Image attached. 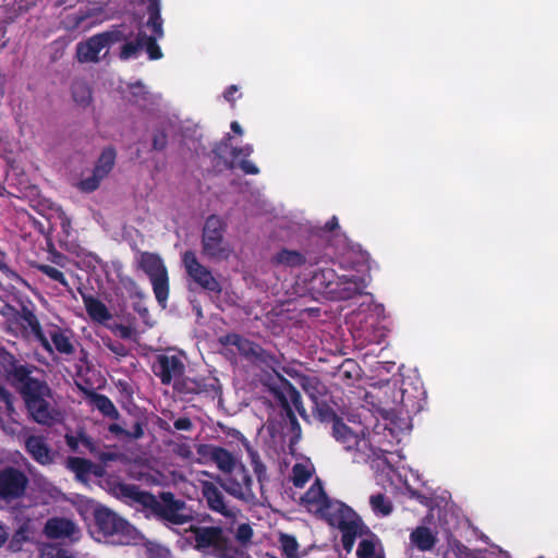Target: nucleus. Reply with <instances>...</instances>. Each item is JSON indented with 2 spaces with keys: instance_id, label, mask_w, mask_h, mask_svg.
<instances>
[{
  "instance_id": "obj_1",
  "label": "nucleus",
  "mask_w": 558,
  "mask_h": 558,
  "mask_svg": "<svg viewBox=\"0 0 558 558\" xmlns=\"http://www.w3.org/2000/svg\"><path fill=\"white\" fill-rule=\"evenodd\" d=\"M398 372L386 378V432L392 440L400 444L402 437L412 429V414L421 410V399L424 395L418 375L404 365L398 366Z\"/></svg>"
},
{
  "instance_id": "obj_2",
  "label": "nucleus",
  "mask_w": 558,
  "mask_h": 558,
  "mask_svg": "<svg viewBox=\"0 0 558 558\" xmlns=\"http://www.w3.org/2000/svg\"><path fill=\"white\" fill-rule=\"evenodd\" d=\"M301 504L307 511L320 515L341 531L342 545L348 553L352 550L356 536L365 532V525L357 513L343 502L329 500L318 481L301 498Z\"/></svg>"
},
{
  "instance_id": "obj_3",
  "label": "nucleus",
  "mask_w": 558,
  "mask_h": 558,
  "mask_svg": "<svg viewBox=\"0 0 558 558\" xmlns=\"http://www.w3.org/2000/svg\"><path fill=\"white\" fill-rule=\"evenodd\" d=\"M114 493L119 496L142 502L151 510L153 514L166 523L180 525L192 519L185 502L175 499L172 493H161L157 499L150 494L142 493L136 486L128 484H118L114 487Z\"/></svg>"
},
{
  "instance_id": "obj_4",
  "label": "nucleus",
  "mask_w": 558,
  "mask_h": 558,
  "mask_svg": "<svg viewBox=\"0 0 558 558\" xmlns=\"http://www.w3.org/2000/svg\"><path fill=\"white\" fill-rule=\"evenodd\" d=\"M17 389L35 422L51 425L59 420V412L52 404L51 389L45 381L31 377Z\"/></svg>"
},
{
  "instance_id": "obj_5",
  "label": "nucleus",
  "mask_w": 558,
  "mask_h": 558,
  "mask_svg": "<svg viewBox=\"0 0 558 558\" xmlns=\"http://www.w3.org/2000/svg\"><path fill=\"white\" fill-rule=\"evenodd\" d=\"M226 223L216 216L207 218L202 234V254L214 263L228 260L234 254V247L226 239Z\"/></svg>"
},
{
  "instance_id": "obj_6",
  "label": "nucleus",
  "mask_w": 558,
  "mask_h": 558,
  "mask_svg": "<svg viewBox=\"0 0 558 558\" xmlns=\"http://www.w3.org/2000/svg\"><path fill=\"white\" fill-rule=\"evenodd\" d=\"M195 547L217 558H250L236 549L225 535L221 527L199 526L192 530Z\"/></svg>"
},
{
  "instance_id": "obj_7",
  "label": "nucleus",
  "mask_w": 558,
  "mask_h": 558,
  "mask_svg": "<svg viewBox=\"0 0 558 558\" xmlns=\"http://www.w3.org/2000/svg\"><path fill=\"white\" fill-rule=\"evenodd\" d=\"M95 525L99 541L123 545L133 538L134 529L108 508L101 507L95 510Z\"/></svg>"
},
{
  "instance_id": "obj_8",
  "label": "nucleus",
  "mask_w": 558,
  "mask_h": 558,
  "mask_svg": "<svg viewBox=\"0 0 558 558\" xmlns=\"http://www.w3.org/2000/svg\"><path fill=\"white\" fill-rule=\"evenodd\" d=\"M395 457L401 460L403 457L399 449L390 450L386 448V482H389L398 489H402L403 494H408L410 498L417 500L422 506L434 509V498L421 494L418 490L411 487L407 480V469L402 465L393 466Z\"/></svg>"
},
{
  "instance_id": "obj_9",
  "label": "nucleus",
  "mask_w": 558,
  "mask_h": 558,
  "mask_svg": "<svg viewBox=\"0 0 558 558\" xmlns=\"http://www.w3.org/2000/svg\"><path fill=\"white\" fill-rule=\"evenodd\" d=\"M140 266L149 277L155 296L163 307L169 295V278L162 259L151 253H142Z\"/></svg>"
},
{
  "instance_id": "obj_10",
  "label": "nucleus",
  "mask_w": 558,
  "mask_h": 558,
  "mask_svg": "<svg viewBox=\"0 0 558 558\" xmlns=\"http://www.w3.org/2000/svg\"><path fill=\"white\" fill-rule=\"evenodd\" d=\"M126 39L121 31H111L97 34L86 41L78 43L76 46V58L81 63L99 62L101 56H106L110 44Z\"/></svg>"
},
{
  "instance_id": "obj_11",
  "label": "nucleus",
  "mask_w": 558,
  "mask_h": 558,
  "mask_svg": "<svg viewBox=\"0 0 558 558\" xmlns=\"http://www.w3.org/2000/svg\"><path fill=\"white\" fill-rule=\"evenodd\" d=\"M185 272L191 281L202 289L220 294L222 287L214 277L211 270L202 264L193 251H185L182 255Z\"/></svg>"
},
{
  "instance_id": "obj_12",
  "label": "nucleus",
  "mask_w": 558,
  "mask_h": 558,
  "mask_svg": "<svg viewBox=\"0 0 558 558\" xmlns=\"http://www.w3.org/2000/svg\"><path fill=\"white\" fill-rule=\"evenodd\" d=\"M219 485L231 496L244 501L255 499L253 480L243 464L227 475L218 478Z\"/></svg>"
},
{
  "instance_id": "obj_13",
  "label": "nucleus",
  "mask_w": 558,
  "mask_h": 558,
  "mask_svg": "<svg viewBox=\"0 0 558 558\" xmlns=\"http://www.w3.org/2000/svg\"><path fill=\"white\" fill-rule=\"evenodd\" d=\"M28 484L27 476L15 468L0 470V500L11 502L21 498Z\"/></svg>"
},
{
  "instance_id": "obj_14",
  "label": "nucleus",
  "mask_w": 558,
  "mask_h": 558,
  "mask_svg": "<svg viewBox=\"0 0 558 558\" xmlns=\"http://www.w3.org/2000/svg\"><path fill=\"white\" fill-rule=\"evenodd\" d=\"M34 368V366L19 364L11 353L0 350V374L4 375L17 388L31 378Z\"/></svg>"
},
{
  "instance_id": "obj_15",
  "label": "nucleus",
  "mask_w": 558,
  "mask_h": 558,
  "mask_svg": "<svg viewBox=\"0 0 558 558\" xmlns=\"http://www.w3.org/2000/svg\"><path fill=\"white\" fill-rule=\"evenodd\" d=\"M353 448L361 453L365 461L372 462V468H379L378 460L381 456V437L379 433L369 432L366 436L355 437Z\"/></svg>"
},
{
  "instance_id": "obj_16",
  "label": "nucleus",
  "mask_w": 558,
  "mask_h": 558,
  "mask_svg": "<svg viewBox=\"0 0 558 558\" xmlns=\"http://www.w3.org/2000/svg\"><path fill=\"white\" fill-rule=\"evenodd\" d=\"M202 493L210 510L226 518H235L238 513L236 508L228 505L223 494L213 482H202Z\"/></svg>"
},
{
  "instance_id": "obj_17",
  "label": "nucleus",
  "mask_w": 558,
  "mask_h": 558,
  "mask_svg": "<svg viewBox=\"0 0 558 558\" xmlns=\"http://www.w3.org/2000/svg\"><path fill=\"white\" fill-rule=\"evenodd\" d=\"M275 393L281 405L286 409L293 428L300 432V425L291 410V407H294L300 413L304 412L300 392L290 383L283 381L281 387L276 390Z\"/></svg>"
},
{
  "instance_id": "obj_18",
  "label": "nucleus",
  "mask_w": 558,
  "mask_h": 558,
  "mask_svg": "<svg viewBox=\"0 0 558 558\" xmlns=\"http://www.w3.org/2000/svg\"><path fill=\"white\" fill-rule=\"evenodd\" d=\"M184 371V364L175 355H160L155 365V374L163 385L178 380Z\"/></svg>"
},
{
  "instance_id": "obj_19",
  "label": "nucleus",
  "mask_w": 558,
  "mask_h": 558,
  "mask_svg": "<svg viewBox=\"0 0 558 558\" xmlns=\"http://www.w3.org/2000/svg\"><path fill=\"white\" fill-rule=\"evenodd\" d=\"M76 532L75 523L66 518H51L44 527V533L49 538L72 537Z\"/></svg>"
},
{
  "instance_id": "obj_20",
  "label": "nucleus",
  "mask_w": 558,
  "mask_h": 558,
  "mask_svg": "<svg viewBox=\"0 0 558 558\" xmlns=\"http://www.w3.org/2000/svg\"><path fill=\"white\" fill-rule=\"evenodd\" d=\"M25 446L27 452L39 463L47 464L52 461L51 452L45 439L40 436H29Z\"/></svg>"
},
{
  "instance_id": "obj_21",
  "label": "nucleus",
  "mask_w": 558,
  "mask_h": 558,
  "mask_svg": "<svg viewBox=\"0 0 558 558\" xmlns=\"http://www.w3.org/2000/svg\"><path fill=\"white\" fill-rule=\"evenodd\" d=\"M210 459L216 463L217 468L225 474L232 473L239 464H242L236 460L233 454L228 450L220 447H213L209 452Z\"/></svg>"
},
{
  "instance_id": "obj_22",
  "label": "nucleus",
  "mask_w": 558,
  "mask_h": 558,
  "mask_svg": "<svg viewBox=\"0 0 558 558\" xmlns=\"http://www.w3.org/2000/svg\"><path fill=\"white\" fill-rule=\"evenodd\" d=\"M411 544L421 551L432 550L437 542L436 536L426 526H417L410 534Z\"/></svg>"
},
{
  "instance_id": "obj_23",
  "label": "nucleus",
  "mask_w": 558,
  "mask_h": 558,
  "mask_svg": "<svg viewBox=\"0 0 558 558\" xmlns=\"http://www.w3.org/2000/svg\"><path fill=\"white\" fill-rule=\"evenodd\" d=\"M305 262L306 258L301 252L287 248L280 250L271 257L274 265L283 267H300L304 265Z\"/></svg>"
},
{
  "instance_id": "obj_24",
  "label": "nucleus",
  "mask_w": 558,
  "mask_h": 558,
  "mask_svg": "<svg viewBox=\"0 0 558 558\" xmlns=\"http://www.w3.org/2000/svg\"><path fill=\"white\" fill-rule=\"evenodd\" d=\"M83 302L87 314L93 320L105 323L111 318V314L109 313L107 306L99 300L84 294Z\"/></svg>"
},
{
  "instance_id": "obj_25",
  "label": "nucleus",
  "mask_w": 558,
  "mask_h": 558,
  "mask_svg": "<svg viewBox=\"0 0 558 558\" xmlns=\"http://www.w3.org/2000/svg\"><path fill=\"white\" fill-rule=\"evenodd\" d=\"M22 319H23L25 326L31 328L32 332L39 340L41 345L47 351L51 352L52 351L51 344H50L49 340L45 337L36 315L32 311L24 308L22 312Z\"/></svg>"
},
{
  "instance_id": "obj_26",
  "label": "nucleus",
  "mask_w": 558,
  "mask_h": 558,
  "mask_svg": "<svg viewBox=\"0 0 558 558\" xmlns=\"http://www.w3.org/2000/svg\"><path fill=\"white\" fill-rule=\"evenodd\" d=\"M116 156L113 148H106L102 150L94 168V171L98 173V177H102L104 179L108 177L114 166Z\"/></svg>"
},
{
  "instance_id": "obj_27",
  "label": "nucleus",
  "mask_w": 558,
  "mask_h": 558,
  "mask_svg": "<svg viewBox=\"0 0 558 558\" xmlns=\"http://www.w3.org/2000/svg\"><path fill=\"white\" fill-rule=\"evenodd\" d=\"M240 440L245 447L246 451L248 452L254 473L257 476L260 487H263L264 482L268 478L267 469L265 464L260 461L258 453L252 449L248 441L243 436H241Z\"/></svg>"
},
{
  "instance_id": "obj_28",
  "label": "nucleus",
  "mask_w": 558,
  "mask_h": 558,
  "mask_svg": "<svg viewBox=\"0 0 558 558\" xmlns=\"http://www.w3.org/2000/svg\"><path fill=\"white\" fill-rule=\"evenodd\" d=\"M223 343L231 347H235L239 353L245 356L257 354L258 347L255 345L253 342L241 338L239 335L226 336L223 339Z\"/></svg>"
},
{
  "instance_id": "obj_29",
  "label": "nucleus",
  "mask_w": 558,
  "mask_h": 558,
  "mask_svg": "<svg viewBox=\"0 0 558 558\" xmlns=\"http://www.w3.org/2000/svg\"><path fill=\"white\" fill-rule=\"evenodd\" d=\"M314 468L310 462H301L294 464L292 468L291 480L294 486L303 487L306 482L312 477Z\"/></svg>"
},
{
  "instance_id": "obj_30",
  "label": "nucleus",
  "mask_w": 558,
  "mask_h": 558,
  "mask_svg": "<svg viewBox=\"0 0 558 558\" xmlns=\"http://www.w3.org/2000/svg\"><path fill=\"white\" fill-rule=\"evenodd\" d=\"M66 465L78 481L86 482L93 464L86 459L74 457L68 459Z\"/></svg>"
},
{
  "instance_id": "obj_31",
  "label": "nucleus",
  "mask_w": 558,
  "mask_h": 558,
  "mask_svg": "<svg viewBox=\"0 0 558 558\" xmlns=\"http://www.w3.org/2000/svg\"><path fill=\"white\" fill-rule=\"evenodd\" d=\"M143 35H144V33L142 31H140L137 33L135 39L131 40V38L124 34V36L126 37L125 40H128V43H125L121 48V52H120L121 59L128 60L130 58L137 56V53L144 48Z\"/></svg>"
},
{
  "instance_id": "obj_32",
  "label": "nucleus",
  "mask_w": 558,
  "mask_h": 558,
  "mask_svg": "<svg viewBox=\"0 0 558 558\" xmlns=\"http://www.w3.org/2000/svg\"><path fill=\"white\" fill-rule=\"evenodd\" d=\"M72 97L80 107H87L92 102L89 86L83 81L74 82L72 85Z\"/></svg>"
},
{
  "instance_id": "obj_33",
  "label": "nucleus",
  "mask_w": 558,
  "mask_h": 558,
  "mask_svg": "<svg viewBox=\"0 0 558 558\" xmlns=\"http://www.w3.org/2000/svg\"><path fill=\"white\" fill-rule=\"evenodd\" d=\"M51 341L56 350L63 354H71L74 352V347L70 337L62 330L54 329L50 332Z\"/></svg>"
},
{
  "instance_id": "obj_34",
  "label": "nucleus",
  "mask_w": 558,
  "mask_h": 558,
  "mask_svg": "<svg viewBox=\"0 0 558 558\" xmlns=\"http://www.w3.org/2000/svg\"><path fill=\"white\" fill-rule=\"evenodd\" d=\"M332 429L335 437L339 441L343 442L347 449L353 448L352 441L355 439L356 435H354L347 425L339 421H336L333 423Z\"/></svg>"
},
{
  "instance_id": "obj_35",
  "label": "nucleus",
  "mask_w": 558,
  "mask_h": 558,
  "mask_svg": "<svg viewBox=\"0 0 558 558\" xmlns=\"http://www.w3.org/2000/svg\"><path fill=\"white\" fill-rule=\"evenodd\" d=\"M365 535L366 537H364L359 544L356 556L359 558H373L375 554L376 542L374 535H368V530L366 526L365 532L361 537Z\"/></svg>"
},
{
  "instance_id": "obj_36",
  "label": "nucleus",
  "mask_w": 558,
  "mask_h": 558,
  "mask_svg": "<svg viewBox=\"0 0 558 558\" xmlns=\"http://www.w3.org/2000/svg\"><path fill=\"white\" fill-rule=\"evenodd\" d=\"M94 405L106 416L118 418L119 412L109 398L102 395H95Z\"/></svg>"
},
{
  "instance_id": "obj_37",
  "label": "nucleus",
  "mask_w": 558,
  "mask_h": 558,
  "mask_svg": "<svg viewBox=\"0 0 558 558\" xmlns=\"http://www.w3.org/2000/svg\"><path fill=\"white\" fill-rule=\"evenodd\" d=\"M362 291V286L359 281L353 279H344L340 283V289L338 290V294L341 299H350L353 295L360 293Z\"/></svg>"
},
{
  "instance_id": "obj_38",
  "label": "nucleus",
  "mask_w": 558,
  "mask_h": 558,
  "mask_svg": "<svg viewBox=\"0 0 558 558\" xmlns=\"http://www.w3.org/2000/svg\"><path fill=\"white\" fill-rule=\"evenodd\" d=\"M39 558H74L66 549L57 545H44Z\"/></svg>"
},
{
  "instance_id": "obj_39",
  "label": "nucleus",
  "mask_w": 558,
  "mask_h": 558,
  "mask_svg": "<svg viewBox=\"0 0 558 558\" xmlns=\"http://www.w3.org/2000/svg\"><path fill=\"white\" fill-rule=\"evenodd\" d=\"M149 1L151 2V5L154 8H153V12L150 14V17L147 22V26L151 28L153 33L157 37H161L162 36V22L160 19L157 0H149Z\"/></svg>"
},
{
  "instance_id": "obj_40",
  "label": "nucleus",
  "mask_w": 558,
  "mask_h": 558,
  "mask_svg": "<svg viewBox=\"0 0 558 558\" xmlns=\"http://www.w3.org/2000/svg\"><path fill=\"white\" fill-rule=\"evenodd\" d=\"M280 544L283 550V554L287 558H299L298 555V543L294 537L289 535H281Z\"/></svg>"
},
{
  "instance_id": "obj_41",
  "label": "nucleus",
  "mask_w": 558,
  "mask_h": 558,
  "mask_svg": "<svg viewBox=\"0 0 558 558\" xmlns=\"http://www.w3.org/2000/svg\"><path fill=\"white\" fill-rule=\"evenodd\" d=\"M38 270L48 276L50 279L61 283L63 287H69L68 280L62 271L50 265H38Z\"/></svg>"
},
{
  "instance_id": "obj_42",
  "label": "nucleus",
  "mask_w": 558,
  "mask_h": 558,
  "mask_svg": "<svg viewBox=\"0 0 558 558\" xmlns=\"http://www.w3.org/2000/svg\"><path fill=\"white\" fill-rule=\"evenodd\" d=\"M253 535H254L253 529L247 523L240 524L234 532L235 539L242 546H247L248 544H251Z\"/></svg>"
},
{
  "instance_id": "obj_43",
  "label": "nucleus",
  "mask_w": 558,
  "mask_h": 558,
  "mask_svg": "<svg viewBox=\"0 0 558 558\" xmlns=\"http://www.w3.org/2000/svg\"><path fill=\"white\" fill-rule=\"evenodd\" d=\"M104 180L102 177H98V173L95 172L93 170V173L92 175L83 179L80 183H78V187L81 191L83 192H93L95 190H97L100 185V182Z\"/></svg>"
},
{
  "instance_id": "obj_44",
  "label": "nucleus",
  "mask_w": 558,
  "mask_h": 558,
  "mask_svg": "<svg viewBox=\"0 0 558 558\" xmlns=\"http://www.w3.org/2000/svg\"><path fill=\"white\" fill-rule=\"evenodd\" d=\"M143 43H144V48H146V51L148 52L150 59L161 58L162 54H161V51H160L158 45L156 44V37L147 36L144 33Z\"/></svg>"
},
{
  "instance_id": "obj_45",
  "label": "nucleus",
  "mask_w": 558,
  "mask_h": 558,
  "mask_svg": "<svg viewBox=\"0 0 558 558\" xmlns=\"http://www.w3.org/2000/svg\"><path fill=\"white\" fill-rule=\"evenodd\" d=\"M111 329L114 332V335H117L118 337H120L122 339H132V340L136 339V331L134 328H132L130 326L114 325V326H112Z\"/></svg>"
},
{
  "instance_id": "obj_46",
  "label": "nucleus",
  "mask_w": 558,
  "mask_h": 558,
  "mask_svg": "<svg viewBox=\"0 0 558 558\" xmlns=\"http://www.w3.org/2000/svg\"><path fill=\"white\" fill-rule=\"evenodd\" d=\"M172 452L182 458V459H190L193 456V451L191 447L187 444H174L172 446Z\"/></svg>"
},
{
  "instance_id": "obj_47",
  "label": "nucleus",
  "mask_w": 558,
  "mask_h": 558,
  "mask_svg": "<svg viewBox=\"0 0 558 558\" xmlns=\"http://www.w3.org/2000/svg\"><path fill=\"white\" fill-rule=\"evenodd\" d=\"M168 140L167 134L162 131L156 132L153 135V149L155 150H163L167 146Z\"/></svg>"
},
{
  "instance_id": "obj_48",
  "label": "nucleus",
  "mask_w": 558,
  "mask_h": 558,
  "mask_svg": "<svg viewBox=\"0 0 558 558\" xmlns=\"http://www.w3.org/2000/svg\"><path fill=\"white\" fill-rule=\"evenodd\" d=\"M369 505L372 510L377 513L378 515L384 514V495L376 494L371 496L369 498Z\"/></svg>"
},
{
  "instance_id": "obj_49",
  "label": "nucleus",
  "mask_w": 558,
  "mask_h": 558,
  "mask_svg": "<svg viewBox=\"0 0 558 558\" xmlns=\"http://www.w3.org/2000/svg\"><path fill=\"white\" fill-rule=\"evenodd\" d=\"M0 401L5 404L8 415L12 416L15 413V410H14V407L12 403V396L7 389H4L2 387H0Z\"/></svg>"
},
{
  "instance_id": "obj_50",
  "label": "nucleus",
  "mask_w": 558,
  "mask_h": 558,
  "mask_svg": "<svg viewBox=\"0 0 558 558\" xmlns=\"http://www.w3.org/2000/svg\"><path fill=\"white\" fill-rule=\"evenodd\" d=\"M15 543H23L29 538V530L27 524L22 525L14 534Z\"/></svg>"
},
{
  "instance_id": "obj_51",
  "label": "nucleus",
  "mask_w": 558,
  "mask_h": 558,
  "mask_svg": "<svg viewBox=\"0 0 558 558\" xmlns=\"http://www.w3.org/2000/svg\"><path fill=\"white\" fill-rule=\"evenodd\" d=\"M239 166L246 174H257L259 171L258 168L250 160H242Z\"/></svg>"
},
{
  "instance_id": "obj_52",
  "label": "nucleus",
  "mask_w": 558,
  "mask_h": 558,
  "mask_svg": "<svg viewBox=\"0 0 558 558\" xmlns=\"http://www.w3.org/2000/svg\"><path fill=\"white\" fill-rule=\"evenodd\" d=\"M252 153H253V147L251 145H246L242 148H233L231 151L233 161H235L241 155L250 156Z\"/></svg>"
},
{
  "instance_id": "obj_53",
  "label": "nucleus",
  "mask_w": 558,
  "mask_h": 558,
  "mask_svg": "<svg viewBox=\"0 0 558 558\" xmlns=\"http://www.w3.org/2000/svg\"><path fill=\"white\" fill-rule=\"evenodd\" d=\"M174 427L179 430H190L192 428V422L187 417H180L174 422Z\"/></svg>"
},
{
  "instance_id": "obj_54",
  "label": "nucleus",
  "mask_w": 558,
  "mask_h": 558,
  "mask_svg": "<svg viewBox=\"0 0 558 558\" xmlns=\"http://www.w3.org/2000/svg\"><path fill=\"white\" fill-rule=\"evenodd\" d=\"M65 441H66V445L73 450V451H76L78 449V446H80V440H78V434L77 435H70V434H66L65 435Z\"/></svg>"
},
{
  "instance_id": "obj_55",
  "label": "nucleus",
  "mask_w": 558,
  "mask_h": 558,
  "mask_svg": "<svg viewBox=\"0 0 558 558\" xmlns=\"http://www.w3.org/2000/svg\"><path fill=\"white\" fill-rule=\"evenodd\" d=\"M143 434L144 432L142 425L140 423H135V425L133 426V430L125 433V437L138 439L143 436Z\"/></svg>"
},
{
  "instance_id": "obj_56",
  "label": "nucleus",
  "mask_w": 558,
  "mask_h": 558,
  "mask_svg": "<svg viewBox=\"0 0 558 558\" xmlns=\"http://www.w3.org/2000/svg\"><path fill=\"white\" fill-rule=\"evenodd\" d=\"M107 347L110 349V351H112L113 353H116L120 356H125L128 354L125 347L122 344H114V343L109 342V343H107Z\"/></svg>"
},
{
  "instance_id": "obj_57",
  "label": "nucleus",
  "mask_w": 558,
  "mask_h": 558,
  "mask_svg": "<svg viewBox=\"0 0 558 558\" xmlns=\"http://www.w3.org/2000/svg\"><path fill=\"white\" fill-rule=\"evenodd\" d=\"M2 428L7 434L15 435L19 429V424L15 421H12L7 426H2Z\"/></svg>"
},
{
  "instance_id": "obj_58",
  "label": "nucleus",
  "mask_w": 558,
  "mask_h": 558,
  "mask_svg": "<svg viewBox=\"0 0 558 558\" xmlns=\"http://www.w3.org/2000/svg\"><path fill=\"white\" fill-rule=\"evenodd\" d=\"M78 440H80V444L84 445L85 447L92 449L93 448V441L92 439L84 433L80 432L78 433Z\"/></svg>"
},
{
  "instance_id": "obj_59",
  "label": "nucleus",
  "mask_w": 558,
  "mask_h": 558,
  "mask_svg": "<svg viewBox=\"0 0 558 558\" xmlns=\"http://www.w3.org/2000/svg\"><path fill=\"white\" fill-rule=\"evenodd\" d=\"M109 430L114 434V435H118V436H123L125 437V433H128V430L123 429L120 425L118 424H111L109 426Z\"/></svg>"
},
{
  "instance_id": "obj_60",
  "label": "nucleus",
  "mask_w": 558,
  "mask_h": 558,
  "mask_svg": "<svg viewBox=\"0 0 558 558\" xmlns=\"http://www.w3.org/2000/svg\"><path fill=\"white\" fill-rule=\"evenodd\" d=\"M238 92V87L235 85H232L230 86L226 93H225V98L228 100V101H233V96L234 94Z\"/></svg>"
},
{
  "instance_id": "obj_61",
  "label": "nucleus",
  "mask_w": 558,
  "mask_h": 558,
  "mask_svg": "<svg viewBox=\"0 0 558 558\" xmlns=\"http://www.w3.org/2000/svg\"><path fill=\"white\" fill-rule=\"evenodd\" d=\"M336 228H338V219H337V217H332L329 221L326 222L325 230L332 231Z\"/></svg>"
},
{
  "instance_id": "obj_62",
  "label": "nucleus",
  "mask_w": 558,
  "mask_h": 558,
  "mask_svg": "<svg viewBox=\"0 0 558 558\" xmlns=\"http://www.w3.org/2000/svg\"><path fill=\"white\" fill-rule=\"evenodd\" d=\"M9 533L4 525L0 523V547L7 542Z\"/></svg>"
},
{
  "instance_id": "obj_63",
  "label": "nucleus",
  "mask_w": 558,
  "mask_h": 558,
  "mask_svg": "<svg viewBox=\"0 0 558 558\" xmlns=\"http://www.w3.org/2000/svg\"><path fill=\"white\" fill-rule=\"evenodd\" d=\"M21 545L22 543H15V537H12L9 547L13 551H19L21 549Z\"/></svg>"
},
{
  "instance_id": "obj_64",
  "label": "nucleus",
  "mask_w": 558,
  "mask_h": 558,
  "mask_svg": "<svg viewBox=\"0 0 558 558\" xmlns=\"http://www.w3.org/2000/svg\"><path fill=\"white\" fill-rule=\"evenodd\" d=\"M231 129H232L233 132H235L239 135L243 134V130H242L241 125L238 122H232L231 123Z\"/></svg>"
}]
</instances>
